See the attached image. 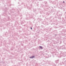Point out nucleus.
<instances>
[{"mask_svg": "<svg viewBox=\"0 0 66 66\" xmlns=\"http://www.w3.org/2000/svg\"><path fill=\"white\" fill-rule=\"evenodd\" d=\"M63 3H64V2H65L63 1Z\"/></svg>", "mask_w": 66, "mask_h": 66, "instance_id": "3", "label": "nucleus"}, {"mask_svg": "<svg viewBox=\"0 0 66 66\" xmlns=\"http://www.w3.org/2000/svg\"><path fill=\"white\" fill-rule=\"evenodd\" d=\"M31 30L32 29V28H31Z\"/></svg>", "mask_w": 66, "mask_h": 66, "instance_id": "4", "label": "nucleus"}, {"mask_svg": "<svg viewBox=\"0 0 66 66\" xmlns=\"http://www.w3.org/2000/svg\"><path fill=\"white\" fill-rule=\"evenodd\" d=\"M39 48H40V49H43V47H42L41 46H39Z\"/></svg>", "mask_w": 66, "mask_h": 66, "instance_id": "1", "label": "nucleus"}, {"mask_svg": "<svg viewBox=\"0 0 66 66\" xmlns=\"http://www.w3.org/2000/svg\"><path fill=\"white\" fill-rule=\"evenodd\" d=\"M33 57H34V56H33L32 57H30V58H31V59H33Z\"/></svg>", "mask_w": 66, "mask_h": 66, "instance_id": "2", "label": "nucleus"}]
</instances>
